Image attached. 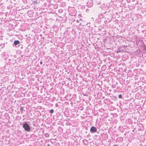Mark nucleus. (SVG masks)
Instances as JSON below:
<instances>
[{
	"instance_id": "1",
	"label": "nucleus",
	"mask_w": 146,
	"mask_h": 146,
	"mask_svg": "<svg viewBox=\"0 0 146 146\" xmlns=\"http://www.w3.org/2000/svg\"><path fill=\"white\" fill-rule=\"evenodd\" d=\"M23 127L25 131H29L30 130V127L29 125L27 123H25L23 125Z\"/></svg>"
},
{
	"instance_id": "2",
	"label": "nucleus",
	"mask_w": 146,
	"mask_h": 146,
	"mask_svg": "<svg viewBox=\"0 0 146 146\" xmlns=\"http://www.w3.org/2000/svg\"><path fill=\"white\" fill-rule=\"evenodd\" d=\"M97 129L96 127L94 126H92L90 129V131L92 133H95Z\"/></svg>"
},
{
	"instance_id": "3",
	"label": "nucleus",
	"mask_w": 146,
	"mask_h": 146,
	"mask_svg": "<svg viewBox=\"0 0 146 146\" xmlns=\"http://www.w3.org/2000/svg\"><path fill=\"white\" fill-rule=\"evenodd\" d=\"M87 5L88 7H91L92 6L93 4L92 3L88 2L87 3Z\"/></svg>"
},
{
	"instance_id": "4",
	"label": "nucleus",
	"mask_w": 146,
	"mask_h": 146,
	"mask_svg": "<svg viewBox=\"0 0 146 146\" xmlns=\"http://www.w3.org/2000/svg\"><path fill=\"white\" fill-rule=\"evenodd\" d=\"M20 43V42L19 40H15L14 42V43L15 45H17L18 44H19Z\"/></svg>"
},
{
	"instance_id": "5",
	"label": "nucleus",
	"mask_w": 146,
	"mask_h": 146,
	"mask_svg": "<svg viewBox=\"0 0 146 146\" xmlns=\"http://www.w3.org/2000/svg\"><path fill=\"white\" fill-rule=\"evenodd\" d=\"M50 113H52L54 112V110H53L51 109L50 111Z\"/></svg>"
},
{
	"instance_id": "6",
	"label": "nucleus",
	"mask_w": 146,
	"mask_h": 146,
	"mask_svg": "<svg viewBox=\"0 0 146 146\" xmlns=\"http://www.w3.org/2000/svg\"><path fill=\"white\" fill-rule=\"evenodd\" d=\"M122 97V95H121V94H119V98H121Z\"/></svg>"
},
{
	"instance_id": "7",
	"label": "nucleus",
	"mask_w": 146,
	"mask_h": 146,
	"mask_svg": "<svg viewBox=\"0 0 146 146\" xmlns=\"http://www.w3.org/2000/svg\"><path fill=\"white\" fill-rule=\"evenodd\" d=\"M76 22L77 23H78L79 22V21L78 20H76Z\"/></svg>"
},
{
	"instance_id": "8",
	"label": "nucleus",
	"mask_w": 146,
	"mask_h": 146,
	"mask_svg": "<svg viewBox=\"0 0 146 146\" xmlns=\"http://www.w3.org/2000/svg\"><path fill=\"white\" fill-rule=\"evenodd\" d=\"M40 64H42V62H40Z\"/></svg>"
},
{
	"instance_id": "9",
	"label": "nucleus",
	"mask_w": 146,
	"mask_h": 146,
	"mask_svg": "<svg viewBox=\"0 0 146 146\" xmlns=\"http://www.w3.org/2000/svg\"><path fill=\"white\" fill-rule=\"evenodd\" d=\"M80 20H82V19H80Z\"/></svg>"
},
{
	"instance_id": "10",
	"label": "nucleus",
	"mask_w": 146,
	"mask_h": 146,
	"mask_svg": "<svg viewBox=\"0 0 146 146\" xmlns=\"http://www.w3.org/2000/svg\"><path fill=\"white\" fill-rule=\"evenodd\" d=\"M134 131V130H133V131Z\"/></svg>"
}]
</instances>
